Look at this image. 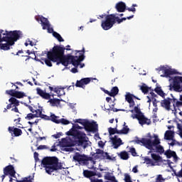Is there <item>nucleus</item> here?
<instances>
[{"mask_svg": "<svg viewBox=\"0 0 182 182\" xmlns=\"http://www.w3.org/2000/svg\"><path fill=\"white\" fill-rule=\"evenodd\" d=\"M14 108L11 109V112H15V113H19V109H18V106H14Z\"/></svg>", "mask_w": 182, "mask_h": 182, "instance_id": "69168bd1", "label": "nucleus"}, {"mask_svg": "<svg viewBox=\"0 0 182 182\" xmlns=\"http://www.w3.org/2000/svg\"><path fill=\"white\" fill-rule=\"evenodd\" d=\"M9 102H10L7 106L6 109H12L14 106H19V100H18L16 98L12 97L9 100Z\"/></svg>", "mask_w": 182, "mask_h": 182, "instance_id": "4be33fe9", "label": "nucleus"}, {"mask_svg": "<svg viewBox=\"0 0 182 182\" xmlns=\"http://www.w3.org/2000/svg\"><path fill=\"white\" fill-rule=\"evenodd\" d=\"M118 94H119V87H113L110 92L111 97H114V96L117 95Z\"/></svg>", "mask_w": 182, "mask_h": 182, "instance_id": "f704fd0d", "label": "nucleus"}, {"mask_svg": "<svg viewBox=\"0 0 182 182\" xmlns=\"http://www.w3.org/2000/svg\"><path fill=\"white\" fill-rule=\"evenodd\" d=\"M36 21H37V22H41V25L43 31L46 30L48 26H50V23L49 22V20L43 16L36 17Z\"/></svg>", "mask_w": 182, "mask_h": 182, "instance_id": "9b49d317", "label": "nucleus"}, {"mask_svg": "<svg viewBox=\"0 0 182 182\" xmlns=\"http://www.w3.org/2000/svg\"><path fill=\"white\" fill-rule=\"evenodd\" d=\"M83 127L79 126V124H75L73 125V127L66 132L67 136H73L75 139H77V144L78 146H82L84 149H86L87 146H89V143H87V136H86V134L85 132H82L79 130H82Z\"/></svg>", "mask_w": 182, "mask_h": 182, "instance_id": "20e7f679", "label": "nucleus"}, {"mask_svg": "<svg viewBox=\"0 0 182 182\" xmlns=\"http://www.w3.org/2000/svg\"><path fill=\"white\" fill-rule=\"evenodd\" d=\"M102 159H106V160H113V159H112V156H110V155H109V153L107 152L104 153Z\"/></svg>", "mask_w": 182, "mask_h": 182, "instance_id": "49530a36", "label": "nucleus"}, {"mask_svg": "<svg viewBox=\"0 0 182 182\" xmlns=\"http://www.w3.org/2000/svg\"><path fill=\"white\" fill-rule=\"evenodd\" d=\"M8 132L14 137H19V136H22V129L15 127H9Z\"/></svg>", "mask_w": 182, "mask_h": 182, "instance_id": "f8f14e48", "label": "nucleus"}, {"mask_svg": "<svg viewBox=\"0 0 182 182\" xmlns=\"http://www.w3.org/2000/svg\"><path fill=\"white\" fill-rule=\"evenodd\" d=\"M170 140H171V142L168 144L169 146H176V144H177V141H176L174 139H170Z\"/></svg>", "mask_w": 182, "mask_h": 182, "instance_id": "0e129e2a", "label": "nucleus"}, {"mask_svg": "<svg viewBox=\"0 0 182 182\" xmlns=\"http://www.w3.org/2000/svg\"><path fill=\"white\" fill-rule=\"evenodd\" d=\"M171 100H173V98L168 97L166 99H164L161 101V107H164V109H166V110H168V112H170L171 110Z\"/></svg>", "mask_w": 182, "mask_h": 182, "instance_id": "4468645a", "label": "nucleus"}, {"mask_svg": "<svg viewBox=\"0 0 182 182\" xmlns=\"http://www.w3.org/2000/svg\"><path fill=\"white\" fill-rule=\"evenodd\" d=\"M112 107H110V110H112V112H126V113H129V111L127 109H117V108H114V105H112Z\"/></svg>", "mask_w": 182, "mask_h": 182, "instance_id": "e433bc0d", "label": "nucleus"}, {"mask_svg": "<svg viewBox=\"0 0 182 182\" xmlns=\"http://www.w3.org/2000/svg\"><path fill=\"white\" fill-rule=\"evenodd\" d=\"M159 70H161L164 72V75H161V77H171V75H178V72H177L175 69L173 68H167L164 66L160 67Z\"/></svg>", "mask_w": 182, "mask_h": 182, "instance_id": "9d476101", "label": "nucleus"}, {"mask_svg": "<svg viewBox=\"0 0 182 182\" xmlns=\"http://www.w3.org/2000/svg\"><path fill=\"white\" fill-rule=\"evenodd\" d=\"M165 156H166L167 159H171V157H173V159H177V154H176V151L170 149L165 151Z\"/></svg>", "mask_w": 182, "mask_h": 182, "instance_id": "a878e982", "label": "nucleus"}, {"mask_svg": "<svg viewBox=\"0 0 182 182\" xmlns=\"http://www.w3.org/2000/svg\"><path fill=\"white\" fill-rule=\"evenodd\" d=\"M35 117H38V115H35V114L29 113L25 117L26 120H31V119H35Z\"/></svg>", "mask_w": 182, "mask_h": 182, "instance_id": "37998d69", "label": "nucleus"}, {"mask_svg": "<svg viewBox=\"0 0 182 182\" xmlns=\"http://www.w3.org/2000/svg\"><path fill=\"white\" fill-rule=\"evenodd\" d=\"M41 164L44 168H46V173L47 174H52L53 171H58V170H62L65 168L62 166V164L59 163V159L56 156L53 157H45L42 161Z\"/></svg>", "mask_w": 182, "mask_h": 182, "instance_id": "39448f33", "label": "nucleus"}, {"mask_svg": "<svg viewBox=\"0 0 182 182\" xmlns=\"http://www.w3.org/2000/svg\"><path fill=\"white\" fill-rule=\"evenodd\" d=\"M87 119H78L75 120V123H79L80 124H82L83 126L82 123H85Z\"/></svg>", "mask_w": 182, "mask_h": 182, "instance_id": "13d9d810", "label": "nucleus"}, {"mask_svg": "<svg viewBox=\"0 0 182 182\" xmlns=\"http://www.w3.org/2000/svg\"><path fill=\"white\" fill-rule=\"evenodd\" d=\"M21 120H22V119L21 117H18L17 119H15L14 122V123H16V126L18 127V129H23V127H21L22 124H21ZM18 124H20V126H18Z\"/></svg>", "mask_w": 182, "mask_h": 182, "instance_id": "58836bf2", "label": "nucleus"}, {"mask_svg": "<svg viewBox=\"0 0 182 182\" xmlns=\"http://www.w3.org/2000/svg\"><path fill=\"white\" fill-rule=\"evenodd\" d=\"M133 18H134V15L120 18L119 17H116V14H107L105 19L102 20L101 22V28H102L104 31H109V29H112V28H113L116 22H117V23H122L123 21H126V19H132Z\"/></svg>", "mask_w": 182, "mask_h": 182, "instance_id": "423d86ee", "label": "nucleus"}, {"mask_svg": "<svg viewBox=\"0 0 182 182\" xmlns=\"http://www.w3.org/2000/svg\"><path fill=\"white\" fill-rule=\"evenodd\" d=\"M133 97H134V95L128 93L126 96H125V100H127V102L128 103H130L132 101H133Z\"/></svg>", "mask_w": 182, "mask_h": 182, "instance_id": "ea45409f", "label": "nucleus"}, {"mask_svg": "<svg viewBox=\"0 0 182 182\" xmlns=\"http://www.w3.org/2000/svg\"><path fill=\"white\" fill-rule=\"evenodd\" d=\"M6 93L7 95H9L10 96H12L13 97H15V93H16V90H9L6 91Z\"/></svg>", "mask_w": 182, "mask_h": 182, "instance_id": "c03bdc74", "label": "nucleus"}, {"mask_svg": "<svg viewBox=\"0 0 182 182\" xmlns=\"http://www.w3.org/2000/svg\"><path fill=\"white\" fill-rule=\"evenodd\" d=\"M119 157L122 159V160H129V153L126 151H121L118 154Z\"/></svg>", "mask_w": 182, "mask_h": 182, "instance_id": "c756f323", "label": "nucleus"}, {"mask_svg": "<svg viewBox=\"0 0 182 182\" xmlns=\"http://www.w3.org/2000/svg\"><path fill=\"white\" fill-rule=\"evenodd\" d=\"M62 90L63 92V89L59 88V87L54 88V92H55V93H57L58 97H60V96H62L63 95V94L60 93V92H62Z\"/></svg>", "mask_w": 182, "mask_h": 182, "instance_id": "79ce46f5", "label": "nucleus"}, {"mask_svg": "<svg viewBox=\"0 0 182 182\" xmlns=\"http://www.w3.org/2000/svg\"><path fill=\"white\" fill-rule=\"evenodd\" d=\"M151 156L152 160H154V164H152L153 166H160V164L164 161V160H163V158H161L160 155H157V154H151Z\"/></svg>", "mask_w": 182, "mask_h": 182, "instance_id": "a211bd4d", "label": "nucleus"}, {"mask_svg": "<svg viewBox=\"0 0 182 182\" xmlns=\"http://www.w3.org/2000/svg\"><path fill=\"white\" fill-rule=\"evenodd\" d=\"M92 80L90 77L82 78L80 80H77L75 83L76 87H82V89H85L86 87L85 85H89L90 82Z\"/></svg>", "mask_w": 182, "mask_h": 182, "instance_id": "ddd939ff", "label": "nucleus"}, {"mask_svg": "<svg viewBox=\"0 0 182 182\" xmlns=\"http://www.w3.org/2000/svg\"><path fill=\"white\" fill-rule=\"evenodd\" d=\"M96 154H100L102 156V157H103L104 154H105V151L102 150L100 149H96Z\"/></svg>", "mask_w": 182, "mask_h": 182, "instance_id": "864d4df0", "label": "nucleus"}, {"mask_svg": "<svg viewBox=\"0 0 182 182\" xmlns=\"http://www.w3.org/2000/svg\"><path fill=\"white\" fill-rule=\"evenodd\" d=\"M14 97H16V99H23V97H26V94L23 92L16 91Z\"/></svg>", "mask_w": 182, "mask_h": 182, "instance_id": "473e14b6", "label": "nucleus"}, {"mask_svg": "<svg viewBox=\"0 0 182 182\" xmlns=\"http://www.w3.org/2000/svg\"><path fill=\"white\" fill-rule=\"evenodd\" d=\"M60 123H61L62 124H69L70 122H69V120L62 118L61 119H60Z\"/></svg>", "mask_w": 182, "mask_h": 182, "instance_id": "603ef678", "label": "nucleus"}, {"mask_svg": "<svg viewBox=\"0 0 182 182\" xmlns=\"http://www.w3.org/2000/svg\"><path fill=\"white\" fill-rule=\"evenodd\" d=\"M140 90H141L142 93H144V95H147V93H149V90L151 91L153 89H151V87H147V85L144 83L140 86Z\"/></svg>", "mask_w": 182, "mask_h": 182, "instance_id": "cd10ccee", "label": "nucleus"}, {"mask_svg": "<svg viewBox=\"0 0 182 182\" xmlns=\"http://www.w3.org/2000/svg\"><path fill=\"white\" fill-rule=\"evenodd\" d=\"M134 143L136 144H141V146H144L148 150H154V147H156L157 153L160 154H163L164 153V148L160 144V139H159V136L154 134L153 136H149V139L147 138H141V139L139 137H136Z\"/></svg>", "mask_w": 182, "mask_h": 182, "instance_id": "f03ea898", "label": "nucleus"}, {"mask_svg": "<svg viewBox=\"0 0 182 182\" xmlns=\"http://www.w3.org/2000/svg\"><path fill=\"white\" fill-rule=\"evenodd\" d=\"M176 177H182V169H181L177 173H176Z\"/></svg>", "mask_w": 182, "mask_h": 182, "instance_id": "774afa93", "label": "nucleus"}, {"mask_svg": "<svg viewBox=\"0 0 182 182\" xmlns=\"http://www.w3.org/2000/svg\"><path fill=\"white\" fill-rule=\"evenodd\" d=\"M50 120L53 123H56V124H60V120L59 119V117L55 116V114H51L50 116Z\"/></svg>", "mask_w": 182, "mask_h": 182, "instance_id": "7c9ffc66", "label": "nucleus"}, {"mask_svg": "<svg viewBox=\"0 0 182 182\" xmlns=\"http://www.w3.org/2000/svg\"><path fill=\"white\" fill-rule=\"evenodd\" d=\"M105 180H109V181H114V180H116V177L111 176H110V172H107V173H106V174L105 176Z\"/></svg>", "mask_w": 182, "mask_h": 182, "instance_id": "4c0bfd02", "label": "nucleus"}, {"mask_svg": "<svg viewBox=\"0 0 182 182\" xmlns=\"http://www.w3.org/2000/svg\"><path fill=\"white\" fill-rule=\"evenodd\" d=\"M65 48L63 46H54L52 50H50L47 53L50 55L54 60H58L57 65H63V66H73L77 67L80 65V62L85 60V48L81 50H75V55L80 53L79 55H72L70 54L65 55Z\"/></svg>", "mask_w": 182, "mask_h": 182, "instance_id": "f257e3e1", "label": "nucleus"}, {"mask_svg": "<svg viewBox=\"0 0 182 182\" xmlns=\"http://www.w3.org/2000/svg\"><path fill=\"white\" fill-rule=\"evenodd\" d=\"M22 32L21 31H6L5 33H3L1 42H6V43H0V49L1 50H9L11 46H14L16 41L21 38Z\"/></svg>", "mask_w": 182, "mask_h": 182, "instance_id": "7ed1b4c3", "label": "nucleus"}, {"mask_svg": "<svg viewBox=\"0 0 182 182\" xmlns=\"http://www.w3.org/2000/svg\"><path fill=\"white\" fill-rule=\"evenodd\" d=\"M154 92H156V93H157V95H159L164 99V97H166V93H164V92H163V90H161V87H156L154 89Z\"/></svg>", "mask_w": 182, "mask_h": 182, "instance_id": "2f4dec72", "label": "nucleus"}, {"mask_svg": "<svg viewBox=\"0 0 182 182\" xmlns=\"http://www.w3.org/2000/svg\"><path fill=\"white\" fill-rule=\"evenodd\" d=\"M53 36H54V38H55V39H57L58 42H65V40L63 39V38H62V36H60V34H59L56 31L53 32Z\"/></svg>", "mask_w": 182, "mask_h": 182, "instance_id": "c9c22d12", "label": "nucleus"}, {"mask_svg": "<svg viewBox=\"0 0 182 182\" xmlns=\"http://www.w3.org/2000/svg\"><path fill=\"white\" fill-rule=\"evenodd\" d=\"M71 72L72 73H77L78 70H77V66H75V68L71 69Z\"/></svg>", "mask_w": 182, "mask_h": 182, "instance_id": "338daca9", "label": "nucleus"}, {"mask_svg": "<svg viewBox=\"0 0 182 182\" xmlns=\"http://www.w3.org/2000/svg\"><path fill=\"white\" fill-rule=\"evenodd\" d=\"M117 12H124L126 11V3L123 1L118 2L115 6Z\"/></svg>", "mask_w": 182, "mask_h": 182, "instance_id": "b1692460", "label": "nucleus"}, {"mask_svg": "<svg viewBox=\"0 0 182 182\" xmlns=\"http://www.w3.org/2000/svg\"><path fill=\"white\" fill-rule=\"evenodd\" d=\"M144 161L146 163V164H151V166H153L154 163H153V160L150 158H149V156H146L144 158Z\"/></svg>", "mask_w": 182, "mask_h": 182, "instance_id": "a18cd8bd", "label": "nucleus"}, {"mask_svg": "<svg viewBox=\"0 0 182 182\" xmlns=\"http://www.w3.org/2000/svg\"><path fill=\"white\" fill-rule=\"evenodd\" d=\"M74 161L78 163H85V154L82 155L79 152H76L73 157Z\"/></svg>", "mask_w": 182, "mask_h": 182, "instance_id": "5701e85b", "label": "nucleus"}, {"mask_svg": "<svg viewBox=\"0 0 182 182\" xmlns=\"http://www.w3.org/2000/svg\"><path fill=\"white\" fill-rule=\"evenodd\" d=\"M85 161H93V156H87L85 155Z\"/></svg>", "mask_w": 182, "mask_h": 182, "instance_id": "6e6d98bb", "label": "nucleus"}, {"mask_svg": "<svg viewBox=\"0 0 182 182\" xmlns=\"http://www.w3.org/2000/svg\"><path fill=\"white\" fill-rule=\"evenodd\" d=\"M124 181L125 182H132V177L128 173L124 174Z\"/></svg>", "mask_w": 182, "mask_h": 182, "instance_id": "de8ad7c7", "label": "nucleus"}, {"mask_svg": "<svg viewBox=\"0 0 182 182\" xmlns=\"http://www.w3.org/2000/svg\"><path fill=\"white\" fill-rule=\"evenodd\" d=\"M48 102L50 103L51 106L55 107L58 106V105H60V102H63V100H60L58 98L48 99Z\"/></svg>", "mask_w": 182, "mask_h": 182, "instance_id": "bb28decb", "label": "nucleus"}, {"mask_svg": "<svg viewBox=\"0 0 182 182\" xmlns=\"http://www.w3.org/2000/svg\"><path fill=\"white\" fill-rule=\"evenodd\" d=\"M37 95L41 96L43 99L46 100H49L50 99V94L46 92V90L43 91L42 89L37 87L36 88Z\"/></svg>", "mask_w": 182, "mask_h": 182, "instance_id": "aec40b11", "label": "nucleus"}, {"mask_svg": "<svg viewBox=\"0 0 182 182\" xmlns=\"http://www.w3.org/2000/svg\"><path fill=\"white\" fill-rule=\"evenodd\" d=\"M165 140H173L174 139V131L167 130L164 134Z\"/></svg>", "mask_w": 182, "mask_h": 182, "instance_id": "393cba45", "label": "nucleus"}, {"mask_svg": "<svg viewBox=\"0 0 182 182\" xmlns=\"http://www.w3.org/2000/svg\"><path fill=\"white\" fill-rule=\"evenodd\" d=\"M47 58H46L44 62L47 66H49V68H52V62L57 63L59 62L58 60H55V58L49 53H47Z\"/></svg>", "mask_w": 182, "mask_h": 182, "instance_id": "412c9836", "label": "nucleus"}, {"mask_svg": "<svg viewBox=\"0 0 182 182\" xmlns=\"http://www.w3.org/2000/svg\"><path fill=\"white\" fill-rule=\"evenodd\" d=\"M63 134L62 132H58L54 135H53V137H54V139H59V137H60V136H62Z\"/></svg>", "mask_w": 182, "mask_h": 182, "instance_id": "e2e57ef3", "label": "nucleus"}, {"mask_svg": "<svg viewBox=\"0 0 182 182\" xmlns=\"http://www.w3.org/2000/svg\"><path fill=\"white\" fill-rule=\"evenodd\" d=\"M105 144H106L105 142H103V141H98V146H99V147H101V149H103V147H105Z\"/></svg>", "mask_w": 182, "mask_h": 182, "instance_id": "bf43d9fd", "label": "nucleus"}, {"mask_svg": "<svg viewBox=\"0 0 182 182\" xmlns=\"http://www.w3.org/2000/svg\"><path fill=\"white\" fill-rule=\"evenodd\" d=\"M123 128L121 130H119V134H127L129 132H130V129L127 125H126V122H124Z\"/></svg>", "mask_w": 182, "mask_h": 182, "instance_id": "c85d7f7f", "label": "nucleus"}, {"mask_svg": "<svg viewBox=\"0 0 182 182\" xmlns=\"http://www.w3.org/2000/svg\"><path fill=\"white\" fill-rule=\"evenodd\" d=\"M84 176L86 177V178H90V177H95V176H97V177H102V173L100 172L97 171H89L85 170L83 171Z\"/></svg>", "mask_w": 182, "mask_h": 182, "instance_id": "dca6fc26", "label": "nucleus"}, {"mask_svg": "<svg viewBox=\"0 0 182 182\" xmlns=\"http://www.w3.org/2000/svg\"><path fill=\"white\" fill-rule=\"evenodd\" d=\"M169 90H174V92H182V77L175 76L171 77L169 80Z\"/></svg>", "mask_w": 182, "mask_h": 182, "instance_id": "6e6552de", "label": "nucleus"}, {"mask_svg": "<svg viewBox=\"0 0 182 182\" xmlns=\"http://www.w3.org/2000/svg\"><path fill=\"white\" fill-rule=\"evenodd\" d=\"M135 113L136 114H132L131 115V117L132 119H136L139 121V124L141 126H144V124H147L148 126L149 124H151V121L149 119V118L146 117L144 116V114L141 112V110L140 108H139V105L135 107Z\"/></svg>", "mask_w": 182, "mask_h": 182, "instance_id": "0eeeda50", "label": "nucleus"}, {"mask_svg": "<svg viewBox=\"0 0 182 182\" xmlns=\"http://www.w3.org/2000/svg\"><path fill=\"white\" fill-rule=\"evenodd\" d=\"M16 173L15 168H14L12 165H9L4 168V174H5V176H9V174L11 177H15Z\"/></svg>", "mask_w": 182, "mask_h": 182, "instance_id": "2eb2a0df", "label": "nucleus"}, {"mask_svg": "<svg viewBox=\"0 0 182 182\" xmlns=\"http://www.w3.org/2000/svg\"><path fill=\"white\" fill-rule=\"evenodd\" d=\"M43 109L42 107H39V109H37L35 110V115H37V117H41L42 116V111Z\"/></svg>", "mask_w": 182, "mask_h": 182, "instance_id": "a19ab883", "label": "nucleus"}, {"mask_svg": "<svg viewBox=\"0 0 182 182\" xmlns=\"http://www.w3.org/2000/svg\"><path fill=\"white\" fill-rule=\"evenodd\" d=\"M111 141L114 146V149H119L123 143L122 142V139L119 138L117 135H114L113 137H111Z\"/></svg>", "mask_w": 182, "mask_h": 182, "instance_id": "6ab92c4d", "label": "nucleus"}, {"mask_svg": "<svg viewBox=\"0 0 182 182\" xmlns=\"http://www.w3.org/2000/svg\"><path fill=\"white\" fill-rule=\"evenodd\" d=\"M164 178H163V175L161 174H159L157 176L156 178V181H158V182H162V181H164Z\"/></svg>", "mask_w": 182, "mask_h": 182, "instance_id": "09e8293b", "label": "nucleus"}, {"mask_svg": "<svg viewBox=\"0 0 182 182\" xmlns=\"http://www.w3.org/2000/svg\"><path fill=\"white\" fill-rule=\"evenodd\" d=\"M82 126L85 132H92L97 130V124H96L95 122H90L89 120L86 119L85 122H82Z\"/></svg>", "mask_w": 182, "mask_h": 182, "instance_id": "1a4fd4ad", "label": "nucleus"}, {"mask_svg": "<svg viewBox=\"0 0 182 182\" xmlns=\"http://www.w3.org/2000/svg\"><path fill=\"white\" fill-rule=\"evenodd\" d=\"M130 153L132 154V156H133L134 157H136V156H137V152H136V149L132 147L130 149Z\"/></svg>", "mask_w": 182, "mask_h": 182, "instance_id": "3c124183", "label": "nucleus"}, {"mask_svg": "<svg viewBox=\"0 0 182 182\" xmlns=\"http://www.w3.org/2000/svg\"><path fill=\"white\" fill-rule=\"evenodd\" d=\"M91 156L95 160H99L100 159V156L95 152H91Z\"/></svg>", "mask_w": 182, "mask_h": 182, "instance_id": "8fccbe9b", "label": "nucleus"}, {"mask_svg": "<svg viewBox=\"0 0 182 182\" xmlns=\"http://www.w3.org/2000/svg\"><path fill=\"white\" fill-rule=\"evenodd\" d=\"M41 119H43L44 120H50V117L46 115V114H41V117H40Z\"/></svg>", "mask_w": 182, "mask_h": 182, "instance_id": "4d7b16f0", "label": "nucleus"}, {"mask_svg": "<svg viewBox=\"0 0 182 182\" xmlns=\"http://www.w3.org/2000/svg\"><path fill=\"white\" fill-rule=\"evenodd\" d=\"M171 96H172L171 103H173V112H173L174 114H177V107H182V102L181 101H178V100L175 98L172 95V94L171 95Z\"/></svg>", "mask_w": 182, "mask_h": 182, "instance_id": "f3484780", "label": "nucleus"}, {"mask_svg": "<svg viewBox=\"0 0 182 182\" xmlns=\"http://www.w3.org/2000/svg\"><path fill=\"white\" fill-rule=\"evenodd\" d=\"M109 134V136H113V134H119V129H117V127L112 128L109 127L108 129Z\"/></svg>", "mask_w": 182, "mask_h": 182, "instance_id": "72a5a7b5", "label": "nucleus"}, {"mask_svg": "<svg viewBox=\"0 0 182 182\" xmlns=\"http://www.w3.org/2000/svg\"><path fill=\"white\" fill-rule=\"evenodd\" d=\"M46 29H47L48 33H53V32H56V31H54L53 28H52L50 26L47 27Z\"/></svg>", "mask_w": 182, "mask_h": 182, "instance_id": "052dcab7", "label": "nucleus"}, {"mask_svg": "<svg viewBox=\"0 0 182 182\" xmlns=\"http://www.w3.org/2000/svg\"><path fill=\"white\" fill-rule=\"evenodd\" d=\"M45 149H48L46 145H40L38 146L37 150H44Z\"/></svg>", "mask_w": 182, "mask_h": 182, "instance_id": "680f3d73", "label": "nucleus"}, {"mask_svg": "<svg viewBox=\"0 0 182 182\" xmlns=\"http://www.w3.org/2000/svg\"><path fill=\"white\" fill-rule=\"evenodd\" d=\"M150 95H151V100L156 99V97H158L157 95H156V93H154V90H151Z\"/></svg>", "mask_w": 182, "mask_h": 182, "instance_id": "5fc2aeb1", "label": "nucleus"}]
</instances>
